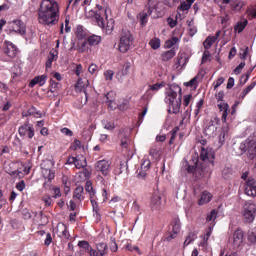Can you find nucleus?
<instances>
[{"label": "nucleus", "instance_id": "obj_34", "mask_svg": "<svg viewBox=\"0 0 256 256\" xmlns=\"http://www.w3.org/2000/svg\"><path fill=\"white\" fill-rule=\"evenodd\" d=\"M255 86H256V81L252 82L247 88H245L240 95L241 99H245V96L248 93H251V91L255 89Z\"/></svg>", "mask_w": 256, "mask_h": 256}, {"label": "nucleus", "instance_id": "obj_35", "mask_svg": "<svg viewBox=\"0 0 256 256\" xmlns=\"http://www.w3.org/2000/svg\"><path fill=\"white\" fill-rule=\"evenodd\" d=\"M86 193H89V197H95V190L93 189V183L91 181H87L85 184Z\"/></svg>", "mask_w": 256, "mask_h": 256}, {"label": "nucleus", "instance_id": "obj_13", "mask_svg": "<svg viewBox=\"0 0 256 256\" xmlns=\"http://www.w3.org/2000/svg\"><path fill=\"white\" fill-rule=\"evenodd\" d=\"M109 167H111V165L107 160H100L95 164V170L101 171L102 175L105 176L109 175Z\"/></svg>", "mask_w": 256, "mask_h": 256}, {"label": "nucleus", "instance_id": "obj_54", "mask_svg": "<svg viewBox=\"0 0 256 256\" xmlns=\"http://www.w3.org/2000/svg\"><path fill=\"white\" fill-rule=\"evenodd\" d=\"M209 149H205V147H202L201 153H200V159L201 161H207V153Z\"/></svg>", "mask_w": 256, "mask_h": 256}, {"label": "nucleus", "instance_id": "obj_50", "mask_svg": "<svg viewBox=\"0 0 256 256\" xmlns=\"http://www.w3.org/2000/svg\"><path fill=\"white\" fill-rule=\"evenodd\" d=\"M113 75H115V72H113V70H107L104 72V77L106 81H113Z\"/></svg>", "mask_w": 256, "mask_h": 256}, {"label": "nucleus", "instance_id": "obj_49", "mask_svg": "<svg viewBox=\"0 0 256 256\" xmlns=\"http://www.w3.org/2000/svg\"><path fill=\"white\" fill-rule=\"evenodd\" d=\"M129 143H131V140L129 139V137L125 136L121 139L120 145L123 149H127V147H129Z\"/></svg>", "mask_w": 256, "mask_h": 256}, {"label": "nucleus", "instance_id": "obj_24", "mask_svg": "<svg viewBox=\"0 0 256 256\" xmlns=\"http://www.w3.org/2000/svg\"><path fill=\"white\" fill-rule=\"evenodd\" d=\"M211 233H213V227H209L208 231L203 237V240L200 242L199 247H203V249H207V243L209 238L211 237Z\"/></svg>", "mask_w": 256, "mask_h": 256}, {"label": "nucleus", "instance_id": "obj_45", "mask_svg": "<svg viewBox=\"0 0 256 256\" xmlns=\"http://www.w3.org/2000/svg\"><path fill=\"white\" fill-rule=\"evenodd\" d=\"M43 175L48 181H53V179H55V173H53L51 169H44Z\"/></svg>", "mask_w": 256, "mask_h": 256}, {"label": "nucleus", "instance_id": "obj_42", "mask_svg": "<svg viewBox=\"0 0 256 256\" xmlns=\"http://www.w3.org/2000/svg\"><path fill=\"white\" fill-rule=\"evenodd\" d=\"M188 33H189L190 37H193L197 34V27L195 25H193V21H190L188 23Z\"/></svg>", "mask_w": 256, "mask_h": 256}, {"label": "nucleus", "instance_id": "obj_51", "mask_svg": "<svg viewBox=\"0 0 256 256\" xmlns=\"http://www.w3.org/2000/svg\"><path fill=\"white\" fill-rule=\"evenodd\" d=\"M185 87H197V76L192 78L190 81L184 83Z\"/></svg>", "mask_w": 256, "mask_h": 256}, {"label": "nucleus", "instance_id": "obj_2", "mask_svg": "<svg viewBox=\"0 0 256 256\" xmlns=\"http://www.w3.org/2000/svg\"><path fill=\"white\" fill-rule=\"evenodd\" d=\"M183 99V92L180 85L170 84L165 90L164 101L168 105L169 113L177 115L181 111V103Z\"/></svg>", "mask_w": 256, "mask_h": 256}, {"label": "nucleus", "instance_id": "obj_61", "mask_svg": "<svg viewBox=\"0 0 256 256\" xmlns=\"http://www.w3.org/2000/svg\"><path fill=\"white\" fill-rule=\"evenodd\" d=\"M209 57H211V53L209 50H205L202 56V63H207V59H209Z\"/></svg>", "mask_w": 256, "mask_h": 256}, {"label": "nucleus", "instance_id": "obj_47", "mask_svg": "<svg viewBox=\"0 0 256 256\" xmlns=\"http://www.w3.org/2000/svg\"><path fill=\"white\" fill-rule=\"evenodd\" d=\"M189 9H191V4H188L185 1H182L178 7V11H189Z\"/></svg>", "mask_w": 256, "mask_h": 256}, {"label": "nucleus", "instance_id": "obj_14", "mask_svg": "<svg viewBox=\"0 0 256 256\" xmlns=\"http://www.w3.org/2000/svg\"><path fill=\"white\" fill-rule=\"evenodd\" d=\"M150 167H151V161L144 160L137 174L138 179H145V177H147V171H149Z\"/></svg>", "mask_w": 256, "mask_h": 256}, {"label": "nucleus", "instance_id": "obj_44", "mask_svg": "<svg viewBox=\"0 0 256 256\" xmlns=\"http://www.w3.org/2000/svg\"><path fill=\"white\" fill-rule=\"evenodd\" d=\"M149 45L152 49H159V47H161V40L159 38H154L150 40Z\"/></svg>", "mask_w": 256, "mask_h": 256}, {"label": "nucleus", "instance_id": "obj_3", "mask_svg": "<svg viewBox=\"0 0 256 256\" xmlns=\"http://www.w3.org/2000/svg\"><path fill=\"white\" fill-rule=\"evenodd\" d=\"M85 15L87 19H95L97 25L100 26L101 29H105L107 35H111V33H113L115 21L110 19L105 25V19H103V17H106L107 19V9H105L103 6L97 4L96 10L85 11Z\"/></svg>", "mask_w": 256, "mask_h": 256}, {"label": "nucleus", "instance_id": "obj_40", "mask_svg": "<svg viewBox=\"0 0 256 256\" xmlns=\"http://www.w3.org/2000/svg\"><path fill=\"white\" fill-rule=\"evenodd\" d=\"M88 44H89V42H87V40L78 44L77 47H76L77 52L78 53H85V51H87V49H89V47L87 46Z\"/></svg>", "mask_w": 256, "mask_h": 256}, {"label": "nucleus", "instance_id": "obj_43", "mask_svg": "<svg viewBox=\"0 0 256 256\" xmlns=\"http://www.w3.org/2000/svg\"><path fill=\"white\" fill-rule=\"evenodd\" d=\"M177 43H179V38L173 37L172 39L167 40V41L165 42V47H166L167 49H171V47H173L174 45H177Z\"/></svg>", "mask_w": 256, "mask_h": 256}, {"label": "nucleus", "instance_id": "obj_7", "mask_svg": "<svg viewBox=\"0 0 256 256\" xmlns=\"http://www.w3.org/2000/svg\"><path fill=\"white\" fill-rule=\"evenodd\" d=\"M8 31L10 35L11 33H16L17 35H25L27 28L23 21L13 20L8 22Z\"/></svg>", "mask_w": 256, "mask_h": 256}, {"label": "nucleus", "instance_id": "obj_55", "mask_svg": "<svg viewBox=\"0 0 256 256\" xmlns=\"http://www.w3.org/2000/svg\"><path fill=\"white\" fill-rule=\"evenodd\" d=\"M217 218V212L215 210H211L210 214L206 217L207 221H215Z\"/></svg>", "mask_w": 256, "mask_h": 256}, {"label": "nucleus", "instance_id": "obj_26", "mask_svg": "<svg viewBox=\"0 0 256 256\" xmlns=\"http://www.w3.org/2000/svg\"><path fill=\"white\" fill-rule=\"evenodd\" d=\"M228 133H229V127L223 126L222 129H221V133L219 135V143H220V145H223V143H225V140L228 137Z\"/></svg>", "mask_w": 256, "mask_h": 256}, {"label": "nucleus", "instance_id": "obj_31", "mask_svg": "<svg viewBox=\"0 0 256 256\" xmlns=\"http://www.w3.org/2000/svg\"><path fill=\"white\" fill-rule=\"evenodd\" d=\"M215 41H217V37H213V36L207 37L203 43L204 48L206 50L211 49V46L213 45V43H215Z\"/></svg>", "mask_w": 256, "mask_h": 256}, {"label": "nucleus", "instance_id": "obj_30", "mask_svg": "<svg viewBox=\"0 0 256 256\" xmlns=\"http://www.w3.org/2000/svg\"><path fill=\"white\" fill-rule=\"evenodd\" d=\"M113 93L109 92L106 94V103H108V107L109 109H111V111H115V109H117L118 105L117 103H115L113 100H111L109 97H111Z\"/></svg>", "mask_w": 256, "mask_h": 256}, {"label": "nucleus", "instance_id": "obj_1", "mask_svg": "<svg viewBox=\"0 0 256 256\" xmlns=\"http://www.w3.org/2000/svg\"><path fill=\"white\" fill-rule=\"evenodd\" d=\"M38 21L42 25H55L59 21V4L55 0H42L38 10Z\"/></svg>", "mask_w": 256, "mask_h": 256}, {"label": "nucleus", "instance_id": "obj_20", "mask_svg": "<svg viewBox=\"0 0 256 256\" xmlns=\"http://www.w3.org/2000/svg\"><path fill=\"white\" fill-rule=\"evenodd\" d=\"M129 71H131V62H126L124 64L122 70L116 74L117 79H119V81H121V79H123V77H126V75H129Z\"/></svg>", "mask_w": 256, "mask_h": 256}, {"label": "nucleus", "instance_id": "obj_23", "mask_svg": "<svg viewBox=\"0 0 256 256\" xmlns=\"http://www.w3.org/2000/svg\"><path fill=\"white\" fill-rule=\"evenodd\" d=\"M212 195L211 193L205 191L202 193L199 201H198V205H207V203H209V201H211L212 199Z\"/></svg>", "mask_w": 256, "mask_h": 256}, {"label": "nucleus", "instance_id": "obj_58", "mask_svg": "<svg viewBox=\"0 0 256 256\" xmlns=\"http://www.w3.org/2000/svg\"><path fill=\"white\" fill-rule=\"evenodd\" d=\"M104 129H107L108 131H113V129H115V123L105 122L104 123Z\"/></svg>", "mask_w": 256, "mask_h": 256}, {"label": "nucleus", "instance_id": "obj_10", "mask_svg": "<svg viewBox=\"0 0 256 256\" xmlns=\"http://www.w3.org/2000/svg\"><path fill=\"white\" fill-rule=\"evenodd\" d=\"M18 133L21 137H25L28 135L29 139H33L35 137V130L33 129V125L25 124L18 129Z\"/></svg>", "mask_w": 256, "mask_h": 256}, {"label": "nucleus", "instance_id": "obj_4", "mask_svg": "<svg viewBox=\"0 0 256 256\" xmlns=\"http://www.w3.org/2000/svg\"><path fill=\"white\" fill-rule=\"evenodd\" d=\"M133 45V35L129 30H122V35L120 38L119 51L121 53H127Z\"/></svg>", "mask_w": 256, "mask_h": 256}, {"label": "nucleus", "instance_id": "obj_25", "mask_svg": "<svg viewBox=\"0 0 256 256\" xmlns=\"http://www.w3.org/2000/svg\"><path fill=\"white\" fill-rule=\"evenodd\" d=\"M177 52H175V49L168 50L161 55L162 61H171V59L174 58Z\"/></svg>", "mask_w": 256, "mask_h": 256}, {"label": "nucleus", "instance_id": "obj_62", "mask_svg": "<svg viewBox=\"0 0 256 256\" xmlns=\"http://www.w3.org/2000/svg\"><path fill=\"white\" fill-rule=\"evenodd\" d=\"M167 23H168L169 27H171L172 29H173V27L177 26V20H175V19H173L171 17H169L167 19Z\"/></svg>", "mask_w": 256, "mask_h": 256}, {"label": "nucleus", "instance_id": "obj_19", "mask_svg": "<svg viewBox=\"0 0 256 256\" xmlns=\"http://www.w3.org/2000/svg\"><path fill=\"white\" fill-rule=\"evenodd\" d=\"M218 109H220L222 113V122L225 123L227 121V116L229 115V104L221 102L218 104Z\"/></svg>", "mask_w": 256, "mask_h": 256}, {"label": "nucleus", "instance_id": "obj_6", "mask_svg": "<svg viewBox=\"0 0 256 256\" xmlns=\"http://www.w3.org/2000/svg\"><path fill=\"white\" fill-rule=\"evenodd\" d=\"M89 85V80L87 78H79L76 85L75 91L77 93H83L84 98L81 99V105H87L89 97L87 96V87Z\"/></svg>", "mask_w": 256, "mask_h": 256}, {"label": "nucleus", "instance_id": "obj_29", "mask_svg": "<svg viewBox=\"0 0 256 256\" xmlns=\"http://www.w3.org/2000/svg\"><path fill=\"white\" fill-rule=\"evenodd\" d=\"M74 165L76 169H85V167H87V159H85V157L76 158Z\"/></svg>", "mask_w": 256, "mask_h": 256}, {"label": "nucleus", "instance_id": "obj_28", "mask_svg": "<svg viewBox=\"0 0 256 256\" xmlns=\"http://www.w3.org/2000/svg\"><path fill=\"white\" fill-rule=\"evenodd\" d=\"M173 233H170L165 239L164 241H167L169 243V241H171L172 239H175L177 237V233H179V231H181V228L177 225L173 226L172 228Z\"/></svg>", "mask_w": 256, "mask_h": 256}, {"label": "nucleus", "instance_id": "obj_39", "mask_svg": "<svg viewBox=\"0 0 256 256\" xmlns=\"http://www.w3.org/2000/svg\"><path fill=\"white\" fill-rule=\"evenodd\" d=\"M248 241L253 245H256V227L248 232Z\"/></svg>", "mask_w": 256, "mask_h": 256}, {"label": "nucleus", "instance_id": "obj_46", "mask_svg": "<svg viewBox=\"0 0 256 256\" xmlns=\"http://www.w3.org/2000/svg\"><path fill=\"white\" fill-rule=\"evenodd\" d=\"M90 203L95 214L99 215V204L97 203L94 197L90 198Z\"/></svg>", "mask_w": 256, "mask_h": 256}, {"label": "nucleus", "instance_id": "obj_41", "mask_svg": "<svg viewBox=\"0 0 256 256\" xmlns=\"http://www.w3.org/2000/svg\"><path fill=\"white\" fill-rule=\"evenodd\" d=\"M247 20H243L242 22H238L235 25V31H238V33H243V30L245 29V27H247Z\"/></svg>", "mask_w": 256, "mask_h": 256}, {"label": "nucleus", "instance_id": "obj_57", "mask_svg": "<svg viewBox=\"0 0 256 256\" xmlns=\"http://www.w3.org/2000/svg\"><path fill=\"white\" fill-rule=\"evenodd\" d=\"M51 243H53V238L51 237V233H47L46 239L44 240V245L49 247V245H51Z\"/></svg>", "mask_w": 256, "mask_h": 256}, {"label": "nucleus", "instance_id": "obj_11", "mask_svg": "<svg viewBox=\"0 0 256 256\" xmlns=\"http://www.w3.org/2000/svg\"><path fill=\"white\" fill-rule=\"evenodd\" d=\"M245 193L248 197H256V182L255 179L249 178L246 181Z\"/></svg>", "mask_w": 256, "mask_h": 256}, {"label": "nucleus", "instance_id": "obj_5", "mask_svg": "<svg viewBox=\"0 0 256 256\" xmlns=\"http://www.w3.org/2000/svg\"><path fill=\"white\" fill-rule=\"evenodd\" d=\"M243 219L244 223H253L255 221L256 206L252 201H246L244 206Z\"/></svg>", "mask_w": 256, "mask_h": 256}, {"label": "nucleus", "instance_id": "obj_8", "mask_svg": "<svg viewBox=\"0 0 256 256\" xmlns=\"http://www.w3.org/2000/svg\"><path fill=\"white\" fill-rule=\"evenodd\" d=\"M158 5L159 2H156L155 0H148L147 12H143L142 14H140L141 25H147V17H149V15H153V11H157Z\"/></svg>", "mask_w": 256, "mask_h": 256}, {"label": "nucleus", "instance_id": "obj_22", "mask_svg": "<svg viewBox=\"0 0 256 256\" xmlns=\"http://www.w3.org/2000/svg\"><path fill=\"white\" fill-rule=\"evenodd\" d=\"M97 253L100 254V256H105L107 253H109V246L105 242H100L96 245Z\"/></svg>", "mask_w": 256, "mask_h": 256}, {"label": "nucleus", "instance_id": "obj_60", "mask_svg": "<svg viewBox=\"0 0 256 256\" xmlns=\"http://www.w3.org/2000/svg\"><path fill=\"white\" fill-rule=\"evenodd\" d=\"M248 53H249V47H246L245 49H241L240 58L247 59Z\"/></svg>", "mask_w": 256, "mask_h": 256}, {"label": "nucleus", "instance_id": "obj_52", "mask_svg": "<svg viewBox=\"0 0 256 256\" xmlns=\"http://www.w3.org/2000/svg\"><path fill=\"white\" fill-rule=\"evenodd\" d=\"M117 249H119V247L117 246V242L115 241V238H110V250L113 253H116Z\"/></svg>", "mask_w": 256, "mask_h": 256}, {"label": "nucleus", "instance_id": "obj_48", "mask_svg": "<svg viewBox=\"0 0 256 256\" xmlns=\"http://www.w3.org/2000/svg\"><path fill=\"white\" fill-rule=\"evenodd\" d=\"M191 99H193V95L191 94H187L183 96L184 107H189V104L191 103Z\"/></svg>", "mask_w": 256, "mask_h": 256}, {"label": "nucleus", "instance_id": "obj_36", "mask_svg": "<svg viewBox=\"0 0 256 256\" xmlns=\"http://www.w3.org/2000/svg\"><path fill=\"white\" fill-rule=\"evenodd\" d=\"M22 115L23 117H37V115H40V113L37 112V108L31 107L27 112H23Z\"/></svg>", "mask_w": 256, "mask_h": 256}, {"label": "nucleus", "instance_id": "obj_9", "mask_svg": "<svg viewBox=\"0 0 256 256\" xmlns=\"http://www.w3.org/2000/svg\"><path fill=\"white\" fill-rule=\"evenodd\" d=\"M221 120L218 117L212 118L208 125L204 129V134L207 137H216L217 136V125Z\"/></svg>", "mask_w": 256, "mask_h": 256}, {"label": "nucleus", "instance_id": "obj_59", "mask_svg": "<svg viewBox=\"0 0 256 256\" xmlns=\"http://www.w3.org/2000/svg\"><path fill=\"white\" fill-rule=\"evenodd\" d=\"M61 133H63V135H66V137H73V131H71V129L69 128H62Z\"/></svg>", "mask_w": 256, "mask_h": 256}, {"label": "nucleus", "instance_id": "obj_64", "mask_svg": "<svg viewBox=\"0 0 256 256\" xmlns=\"http://www.w3.org/2000/svg\"><path fill=\"white\" fill-rule=\"evenodd\" d=\"M149 153L151 157H159V150L157 148H151Z\"/></svg>", "mask_w": 256, "mask_h": 256}, {"label": "nucleus", "instance_id": "obj_53", "mask_svg": "<svg viewBox=\"0 0 256 256\" xmlns=\"http://www.w3.org/2000/svg\"><path fill=\"white\" fill-rule=\"evenodd\" d=\"M62 231L60 232V234L62 235V237H64V239H71V234H69V230L67 229V226H62Z\"/></svg>", "mask_w": 256, "mask_h": 256}, {"label": "nucleus", "instance_id": "obj_38", "mask_svg": "<svg viewBox=\"0 0 256 256\" xmlns=\"http://www.w3.org/2000/svg\"><path fill=\"white\" fill-rule=\"evenodd\" d=\"M55 60H57V54L50 52V55L46 61V69H50V67L53 65V61Z\"/></svg>", "mask_w": 256, "mask_h": 256}, {"label": "nucleus", "instance_id": "obj_17", "mask_svg": "<svg viewBox=\"0 0 256 256\" xmlns=\"http://www.w3.org/2000/svg\"><path fill=\"white\" fill-rule=\"evenodd\" d=\"M4 53L8 55V57H11V59H13V57L17 55V46H15V44H13L12 42H6V48L4 50Z\"/></svg>", "mask_w": 256, "mask_h": 256}, {"label": "nucleus", "instance_id": "obj_18", "mask_svg": "<svg viewBox=\"0 0 256 256\" xmlns=\"http://www.w3.org/2000/svg\"><path fill=\"white\" fill-rule=\"evenodd\" d=\"M73 199L74 201H79V202L85 199V189L83 188V186H78L74 190Z\"/></svg>", "mask_w": 256, "mask_h": 256}, {"label": "nucleus", "instance_id": "obj_63", "mask_svg": "<svg viewBox=\"0 0 256 256\" xmlns=\"http://www.w3.org/2000/svg\"><path fill=\"white\" fill-rule=\"evenodd\" d=\"M78 247H81L82 249H89V242H87V241H79Z\"/></svg>", "mask_w": 256, "mask_h": 256}, {"label": "nucleus", "instance_id": "obj_16", "mask_svg": "<svg viewBox=\"0 0 256 256\" xmlns=\"http://www.w3.org/2000/svg\"><path fill=\"white\" fill-rule=\"evenodd\" d=\"M47 83V75L43 74L41 76H36L34 79L31 80L29 83V87H35V85H39L40 87H43Z\"/></svg>", "mask_w": 256, "mask_h": 256}, {"label": "nucleus", "instance_id": "obj_56", "mask_svg": "<svg viewBox=\"0 0 256 256\" xmlns=\"http://www.w3.org/2000/svg\"><path fill=\"white\" fill-rule=\"evenodd\" d=\"M25 180H21L20 182L16 183V189L18 191H25Z\"/></svg>", "mask_w": 256, "mask_h": 256}, {"label": "nucleus", "instance_id": "obj_33", "mask_svg": "<svg viewBox=\"0 0 256 256\" xmlns=\"http://www.w3.org/2000/svg\"><path fill=\"white\" fill-rule=\"evenodd\" d=\"M255 86H256V81L252 82L247 88H245L240 95L241 99H245V96L248 93H251V91L255 89Z\"/></svg>", "mask_w": 256, "mask_h": 256}, {"label": "nucleus", "instance_id": "obj_27", "mask_svg": "<svg viewBox=\"0 0 256 256\" xmlns=\"http://www.w3.org/2000/svg\"><path fill=\"white\" fill-rule=\"evenodd\" d=\"M86 41L88 42L89 45L96 46V45H99V43H101V36H97L93 34L89 36Z\"/></svg>", "mask_w": 256, "mask_h": 256}, {"label": "nucleus", "instance_id": "obj_21", "mask_svg": "<svg viewBox=\"0 0 256 256\" xmlns=\"http://www.w3.org/2000/svg\"><path fill=\"white\" fill-rule=\"evenodd\" d=\"M151 207L153 211H159L161 209V196L159 194H154L151 199Z\"/></svg>", "mask_w": 256, "mask_h": 256}, {"label": "nucleus", "instance_id": "obj_37", "mask_svg": "<svg viewBox=\"0 0 256 256\" xmlns=\"http://www.w3.org/2000/svg\"><path fill=\"white\" fill-rule=\"evenodd\" d=\"M76 36L78 39H85L87 37V32L83 29V26H77Z\"/></svg>", "mask_w": 256, "mask_h": 256}, {"label": "nucleus", "instance_id": "obj_12", "mask_svg": "<svg viewBox=\"0 0 256 256\" xmlns=\"http://www.w3.org/2000/svg\"><path fill=\"white\" fill-rule=\"evenodd\" d=\"M163 87H165V84H163V83H156L154 85H149V88L147 89L144 97L147 100L152 99L153 96L155 95V93H157V91H159V89H163Z\"/></svg>", "mask_w": 256, "mask_h": 256}, {"label": "nucleus", "instance_id": "obj_15", "mask_svg": "<svg viewBox=\"0 0 256 256\" xmlns=\"http://www.w3.org/2000/svg\"><path fill=\"white\" fill-rule=\"evenodd\" d=\"M243 243V231L236 230L233 235V247L234 249H239Z\"/></svg>", "mask_w": 256, "mask_h": 256}, {"label": "nucleus", "instance_id": "obj_32", "mask_svg": "<svg viewBox=\"0 0 256 256\" xmlns=\"http://www.w3.org/2000/svg\"><path fill=\"white\" fill-rule=\"evenodd\" d=\"M255 86H256V81L252 82L247 88H245L240 95L241 99H245V96L248 93H251V91L255 89Z\"/></svg>", "mask_w": 256, "mask_h": 256}]
</instances>
